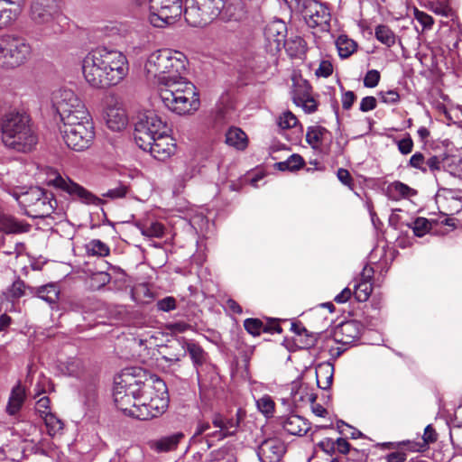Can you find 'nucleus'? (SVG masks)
Wrapping results in <instances>:
<instances>
[{"label": "nucleus", "mask_w": 462, "mask_h": 462, "mask_svg": "<svg viewBox=\"0 0 462 462\" xmlns=\"http://www.w3.org/2000/svg\"><path fill=\"white\" fill-rule=\"evenodd\" d=\"M186 63L183 53L171 49L152 52L144 63L147 79L162 86L160 97L165 107L180 116L194 114L200 106L196 87L181 76Z\"/></svg>", "instance_id": "1"}, {"label": "nucleus", "mask_w": 462, "mask_h": 462, "mask_svg": "<svg viewBox=\"0 0 462 462\" xmlns=\"http://www.w3.org/2000/svg\"><path fill=\"white\" fill-rule=\"evenodd\" d=\"M128 70L126 56L119 51L106 47L92 50L82 60L83 76L96 88L118 85L127 76Z\"/></svg>", "instance_id": "2"}, {"label": "nucleus", "mask_w": 462, "mask_h": 462, "mask_svg": "<svg viewBox=\"0 0 462 462\" xmlns=\"http://www.w3.org/2000/svg\"><path fill=\"white\" fill-rule=\"evenodd\" d=\"M2 141L5 147L18 152H30L38 143V133L30 115L12 109L0 118Z\"/></svg>", "instance_id": "3"}, {"label": "nucleus", "mask_w": 462, "mask_h": 462, "mask_svg": "<svg viewBox=\"0 0 462 462\" xmlns=\"http://www.w3.org/2000/svg\"><path fill=\"white\" fill-rule=\"evenodd\" d=\"M61 0H32L30 19L45 36H54L63 32L65 20Z\"/></svg>", "instance_id": "4"}, {"label": "nucleus", "mask_w": 462, "mask_h": 462, "mask_svg": "<svg viewBox=\"0 0 462 462\" xmlns=\"http://www.w3.org/2000/svg\"><path fill=\"white\" fill-rule=\"evenodd\" d=\"M169 404V395L165 383L160 378L145 380L138 404L134 410V417L146 420L162 414Z\"/></svg>", "instance_id": "5"}, {"label": "nucleus", "mask_w": 462, "mask_h": 462, "mask_svg": "<svg viewBox=\"0 0 462 462\" xmlns=\"http://www.w3.org/2000/svg\"><path fill=\"white\" fill-rule=\"evenodd\" d=\"M143 377L125 371L115 382L114 402L126 415L134 417V410H139L138 404L144 383Z\"/></svg>", "instance_id": "6"}, {"label": "nucleus", "mask_w": 462, "mask_h": 462, "mask_svg": "<svg viewBox=\"0 0 462 462\" xmlns=\"http://www.w3.org/2000/svg\"><path fill=\"white\" fill-rule=\"evenodd\" d=\"M15 199L29 217L35 218L50 217L58 207L54 195L39 187L30 188L27 191L16 195Z\"/></svg>", "instance_id": "7"}, {"label": "nucleus", "mask_w": 462, "mask_h": 462, "mask_svg": "<svg viewBox=\"0 0 462 462\" xmlns=\"http://www.w3.org/2000/svg\"><path fill=\"white\" fill-rule=\"evenodd\" d=\"M170 127L154 111L147 110L137 115L134 123V139L139 147H147L154 138L169 133Z\"/></svg>", "instance_id": "8"}, {"label": "nucleus", "mask_w": 462, "mask_h": 462, "mask_svg": "<svg viewBox=\"0 0 462 462\" xmlns=\"http://www.w3.org/2000/svg\"><path fill=\"white\" fill-rule=\"evenodd\" d=\"M61 137L71 150L82 152L88 149L95 138L91 117L62 124Z\"/></svg>", "instance_id": "9"}, {"label": "nucleus", "mask_w": 462, "mask_h": 462, "mask_svg": "<svg viewBox=\"0 0 462 462\" xmlns=\"http://www.w3.org/2000/svg\"><path fill=\"white\" fill-rule=\"evenodd\" d=\"M31 54L32 47L24 38L14 35L0 38V67L17 68L27 62Z\"/></svg>", "instance_id": "10"}, {"label": "nucleus", "mask_w": 462, "mask_h": 462, "mask_svg": "<svg viewBox=\"0 0 462 462\" xmlns=\"http://www.w3.org/2000/svg\"><path fill=\"white\" fill-rule=\"evenodd\" d=\"M225 5L226 0H185V20L194 27L205 26L220 14Z\"/></svg>", "instance_id": "11"}, {"label": "nucleus", "mask_w": 462, "mask_h": 462, "mask_svg": "<svg viewBox=\"0 0 462 462\" xmlns=\"http://www.w3.org/2000/svg\"><path fill=\"white\" fill-rule=\"evenodd\" d=\"M52 100L62 124L91 117L82 100L71 89L58 90Z\"/></svg>", "instance_id": "12"}, {"label": "nucleus", "mask_w": 462, "mask_h": 462, "mask_svg": "<svg viewBox=\"0 0 462 462\" xmlns=\"http://www.w3.org/2000/svg\"><path fill=\"white\" fill-rule=\"evenodd\" d=\"M297 8L301 12L306 23L311 28L328 26L330 12L322 3L316 0H295Z\"/></svg>", "instance_id": "13"}, {"label": "nucleus", "mask_w": 462, "mask_h": 462, "mask_svg": "<svg viewBox=\"0 0 462 462\" xmlns=\"http://www.w3.org/2000/svg\"><path fill=\"white\" fill-rule=\"evenodd\" d=\"M436 202L443 215L453 216L457 214L462 210V190L441 188L437 192Z\"/></svg>", "instance_id": "14"}, {"label": "nucleus", "mask_w": 462, "mask_h": 462, "mask_svg": "<svg viewBox=\"0 0 462 462\" xmlns=\"http://www.w3.org/2000/svg\"><path fill=\"white\" fill-rule=\"evenodd\" d=\"M51 183L55 188L67 192L73 199H78L83 203L97 205L100 202L98 198L69 178L58 175L51 180Z\"/></svg>", "instance_id": "15"}, {"label": "nucleus", "mask_w": 462, "mask_h": 462, "mask_svg": "<svg viewBox=\"0 0 462 462\" xmlns=\"http://www.w3.org/2000/svg\"><path fill=\"white\" fill-rule=\"evenodd\" d=\"M176 348L178 353L166 356L165 359L170 362H179L189 353L195 366H200L206 362L207 354L204 349L193 341H188L184 337L176 340Z\"/></svg>", "instance_id": "16"}, {"label": "nucleus", "mask_w": 462, "mask_h": 462, "mask_svg": "<svg viewBox=\"0 0 462 462\" xmlns=\"http://www.w3.org/2000/svg\"><path fill=\"white\" fill-rule=\"evenodd\" d=\"M140 148L145 152H149L154 159L163 162L175 153L176 144L174 139L169 133H164L154 138V142L150 143L147 147Z\"/></svg>", "instance_id": "17"}, {"label": "nucleus", "mask_w": 462, "mask_h": 462, "mask_svg": "<svg viewBox=\"0 0 462 462\" xmlns=\"http://www.w3.org/2000/svg\"><path fill=\"white\" fill-rule=\"evenodd\" d=\"M287 26L280 19L268 23L264 28V37L272 51H279L285 42Z\"/></svg>", "instance_id": "18"}, {"label": "nucleus", "mask_w": 462, "mask_h": 462, "mask_svg": "<svg viewBox=\"0 0 462 462\" xmlns=\"http://www.w3.org/2000/svg\"><path fill=\"white\" fill-rule=\"evenodd\" d=\"M286 451L285 444L279 439H268L258 448L261 462H279Z\"/></svg>", "instance_id": "19"}, {"label": "nucleus", "mask_w": 462, "mask_h": 462, "mask_svg": "<svg viewBox=\"0 0 462 462\" xmlns=\"http://www.w3.org/2000/svg\"><path fill=\"white\" fill-rule=\"evenodd\" d=\"M360 336V326L354 320L346 321L337 326L334 331V338L337 343L349 345Z\"/></svg>", "instance_id": "20"}, {"label": "nucleus", "mask_w": 462, "mask_h": 462, "mask_svg": "<svg viewBox=\"0 0 462 462\" xmlns=\"http://www.w3.org/2000/svg\"><path fill=\"white\" fill-rule=\"evenodd\" d=\"M281 424L285 431L295 436H303L310 429V424L306 419L295 414L281 419Z\"/></svg>", "instance_id": "21"}, {"label": "nucleus", "mask_w": 462, "mask_h": 462, "mask_svg": "<svg viewBox=\"0 0 462 462\" xmlns=\"http://www.w3.org/2000/svg\"><path fill=\"white\" fill-rule=\"evenodd\" d=\"M104 117L107 127L113 131H121L127 125L125 111L116 106H108L105 110Z\"/></svg>", "instance_id": "22"}, {"label": "nucleus", "mask_w": 462, "mask_h": 462, "mask_svg": "<svg viewBox=\"0 0 462 462\" xmlns=\"http://www.w3.org/2000/svg\"><path fill=\"white\" fill-rule=\"evenodd\" d=\"M30 295L36 296L50 305H55L60 297V289L56 283L51 282L39 287H28Z\"/></svg>", "instance_id": "23"}, {"label": "nucleus", "mask_w": 462, "mask_h": 462, "mask_svg": "<svg viewBox=\"0 0 462 462\" xmlns=\"http://www.w3.org/2000/svg\"><path fill=\"white\" fill-rule=\"evenodd\" d=\"M184 439L182 432H176L174 434L162 437L150 443L152 449L157 452H169L175 450L179 443Z\"/></svg>", "instance_id": "24"}, {"label": "nucleus", "mask_w": 462, "mask_h": 462, "mask_svg": "<svg viewBox=\"0 0 462 462\" xmlns=\"http://www.w3.org/2000/svg\"><path fill=\"white\" fill-rule=\"evenodd\" d=\"M26 398L25 389L20 383L16 384L11 391L6 412L9 415H15L23 407Z\"/></svg>", "instance_id": "25"}, {"label": "nucleus", "mask_w": 462, "mask_h": 462, "mask_svg": "<svg viewBox=\"0 0 462 462\" xmlns=\"http://www.w3.org/2000/svg\"><path fill=\"white\" fill-rule=\"evenodd\" d=\"M282 46L291 59H302L307 51L306 42L300 36L291 37Z\"/></svg>", "instance_id": "26"}, {"label": "nucleus", "mask_w": 462, "mask_h": 462, "mask_svg": "<svg viewBox=\"0 0 462 462\" xmlns=\"http://www.w3.org/2000/svg\"><path fill=\"white\" fill-rule=\"evenodd\" d=\"M226 143L236 150H244L247 147L248 139L246 134L242 129L231 127L226 134Z\"/></svg>", "instance_id": "27"}, {"label": "nucleus", "mask_w": 462, "mask_h": 462, "mask_svg": "<svg viewBox=\"0 0 462 462\" xmlns=\"http://www.w3.org/2000/svg\"><path fill=\"white\" fill-rule=\"evenodd\" d=\"M388 196L393 200L408 199L417 194V191L401 181H394L387 188Z\"/></svg>", "instance_id": "28"}, {"label": "nucleus", "mask_w": 462, "mask_h": 462, "mask_svg": "<svg viewBox=\"0 0 462 462\" xmlns=\"http://www.w3.org/2000/svg\"><path fill=\"white\" fill-rule=\"evenodd\" d=\"M328 131L320 125L309 126L306 133V142L312 149L318 150L322 145L325 136Z\"/></svg>", "instance_id": "29"}, {"label": "nucleus", "mask_w": 462, "mask_h": 462, "mask_svg": "<svg viewBox=\"0 0 462 462\" xmlns=\"http://www.w3.org/2000/svg\"><path fill=\"white\" fill-rule=\"evenodd\" d=\"M334 367L331 364L319 365L316 369L317 384L320 389L327 390L333 380Z\"/></svg>", "instance_id": "30"}, {"label": "nucleus", "mask_w": 462, "mask_h": 462, "mask_svg": "<svg viewBox=\"0 0 462 462\" xmlns=\"http://www.w3.org/2000/svg\"><path fill=\"white\" fill-rule=\"evenodd\" d=\"M0 230L7 234L26 232V226L12 216L0 215Z\"/></svg>", "instance_id": "31"}, {"label": "nucleus", "mask_w": 462, "mask_h": 462, "mask_svg": "<svg viewBox=\"0 0 462 462\" xmlns=\"http://www.w3.org/2000/svg\"><path fill=\"white\" fill-rule=\"evenodd\" d=\"M443 171L462 180V159L456 155H443Z\"/></svg>", "instance_id": "32"}, {"label": "nucleus", "mask_w": 462, "mask_h": 462, "mask_svg": "<svg viewBox=\"0 0 462 462\" xmlns=\"http://www.w3.org/2000/svg\"><path fill=\"white\" fill-rule=\"evenodd\" d=\"M374 36L377 41L387 47H392L396 42L395 33L390 29V27L384 24H380L375 27Z\"/></svg>", "instance_id": "33"}, {"label": "nucleus", "mask_w": 462, "mask_h": 462, "mask_svg": "<svg viewBox=\"0 0 462 462\" xmlns=\"http://www.w3.org/2000/svg\"><path fill=\"white\" fill-rule=\"evenodd\" d=\"M338 54L341 58L350 57L356 50V43L345 35H340L336 42Z\"/></svg>", "instance_id": "34"}, {"label": "nucleus", "mask_w": 462, "mask_h": 462, "mask_svg": "<svg viewBox=\"0 0 462 462\" xmlns=\"http://www.w3.org/2000/svg\"><path fill=\"white\" fill-rule=\"evenodd\" d=\"M311 97L310 86L306 80H300L294 83L291 90V98L294 104L302 103V100Z\"/></svg>", "instance_id": "35"}, {"label": "nucleus", "mask_w": 462, "mask_h": 462, "mask_svg": "<svg viewBox=\"0 0 462 462\" xmlns=\"http://www.w3.org/2000/svg\"><path fill=\"white\" fill-rule=\"evenodd\" d=\"M304 388L301 386L299 392H296L293 398L295 402L298 401H309L312 402V412L319 417H325L328 414V411L319 403H315L316 396L314 394H306L303 396L301 393Z\"/></svg>", "instance_id": "36"}, {"label": "nucleus", "mask_w": 462, "mask_h": 462, "mask_svg": "<svg viewBox=\"0 0 462 462\" xmlns=\"http://www.w3.org/2000/svg\"><path fill=\"white\" fill-rule=\"evenodd\" d=\"M28 287L21 279L15 280L7 289L6 297L9 300H17L29 293Z\"/></svg>", "instance_id": "37"}, {"label": "nucleus", "mask_w": 462, "mask_h": 462, "mask_svg": "<svg viewBox=\"0 0 462 462\" xmlns=\"http://www.w3.org/2000/svg\"><path fill=\"white\" fill-rule=\"evenodd\" d=\"M42 420L50 436L53 437L61 433L64 424L54 413L44 415Z\"/></svg>", "instance_id": "38"}, {"label": "nucleus", "mask_w": 462, "mask_h": 462, "mask_svg": "<svg viewBox=\"0 0 462 462\" xmlns=\"http://www.w3.org/2000/svg\"><path fill=\"white\" fill-rule=\"evenodd\" d=\"M111 280V276L106 272H97L92 273L88 280V283L91 290L97 291L102 289L107 283H109Z\"/></svg>", "instance_id": "39"}, {"label": "nucleus", "mask_w": 462, "mask_h": 462, "mask_svg": "<svg viewBox=\"0 0 462 462\" xmlns=\"http://www.w3.org/2000/svg\"><path fill=\"white\" fill-rule=\"evenodd\" d=\"M291 331H293L299 337H304V339H300V343L303 347H310L314 346L316 338L313 335L309 334L308 330L300 322H292L291 326Z\"/></svg>", "instance_id": "40"}, {"label": "nucleus", "mask_w": 462, "mask_h": 462, "mask_svg": "<svg viewBox=\"0 0 462 462\" xmlns=\"http://www.w3.org/2000/svg\"><path fill=\"white\" fill-rule=\"evenodd\" d=\"M140 231L144 236L160 238L164 235L165 226L159 222H151L142 225Z\"/></svg>", "instance_id": "41"}, {"label": "nucleus", "mask_w": 462, "mask_h": 462, "mask_svg": "<svg viewBox=\"0 0 462 462\" xmlns=\"http://www.w3.org/2000/svg\"><path fill=\"white\" fill-rule=\"evenodd\" d=\"M17 18V12L7 8L5 0H0V30L11 25Z\"/></svg>", "instance_id": "42"}, {"label": "nucleus", "mask_w": 462, "mask_h": 462, "mask_svg": "<svg viewBox=\"0 0 462 462\" xmlns=\"http://www.w3.org/2000/svg\"><path fill=\"white\" fill-rule=\"evenodd\" d=\"M233 105L227 95L221 97L220 103L218 104L216 110V117L217 120H227L232 116Z\"/></svg>", "instance_id": "43"}, {"label": "nucleus", "mask_w": 462, "mask_h": 462, "mask_svg": "<svg viewBox=\"0 0 462 462\" xmlns=\"http://www.w3.org/2000/svg\"><path fill=\"white\" fill-rule=\"evenodd\" d=\"M88 254L97 256H107L110 253L109 246L98 239H93L86 245Z\"/></svg>", "instance_id": "44"}, {"label": "nucleus", "mask_w": 462, "mask_h": 462, "mask_svg": "<svg viewBox=\"0 0 462 462\" xmlns=\"http://www.w3.org/2000/svg\"><path fill=\"white\" fill-rule=\"evenodd\" d=\"M443 155H430L425 161V172L422 173L436 175L437 172L443 171Z\"/></svg>", "instance_id": "45"}, {"label": "nucleus", "mask_w": 462, "mask_h": 462, "mask_svg": "<svg viewBox=\"0 0 462 462\" xmlns=\"http://www.w3.org/2000/svg\"><path fill=\"white\" fill-rule=\"evenodd\" d=\"M278 168L281 171H297L304 165L303 158L299 154L291 155L286 161L278 162Z\"/></svg>", "instance_id": "46"}, {"label": "nucleus", "mask_w": 462, "mask_h": 462, "mask_svg": "<svg viewBox=\"0 0 462 462\" xmlns=\"http://www.w3.org/2000/svg\"><path fill=\"white\" fill-rule=\"evenodd\" d=\"M372 291V283L368 281H362L355 286L354 296L358 301L365 302L369 299Z\"/></svg>", "instance_id": "47"}, {"label": "nucleus", "mask_w": 462, "mask_h": 462, "mask_svg": "<svg viewBox=\"0 0 462 462\" xmlns=\"http://www.w3.org/2000/svg\"><path fill=\"white\" fill-rule=\"evenodd\" d=\"M82 367V362L78 358H69L66 362L60 364V370L71 376L79 375Z\"/></svg>", "instance_id": "48"}, {"label": "nucleus", "mask_w": 462, "mask_h": 462, "mask_svg": "<svg viewBox=\"0 0 462 462\" xmlns=\"http://www.w3.org/2000/svg\"><path fill=\"white\" fill-rule=\"evenodd\" d=\"M258 410L266 417H272L274 412L275 403L271 396L263 395L256 401Z\"/></svg>", "instance_id": "49"}, {"label": "nucleus", "mask_w": 462, "mask_h": 462, "mask_svg": "<svg viewBox=\"0 0 462 462\" xmlns=\"http://www.w3.org/2000/svg\"><path fill=\"white\" fill-rule=\"evenodd\" d=\"M212 423L215 427L219 428V431H216L213 436L218 438V439H223L227 436H231L234 434V430H229V427L226 424V420L222 418V416L217 414L213 418Z\"/></svg>", "instance_id": "50"}, {"label": "nucleus", "mask_w": 462, "mask_h": 462, "mask_svg": "<svg viewBox=\"0 0 462 462\" xmlns=\"http://www.w3.org/2000/svg\"><path fill=\"white\" fill-rule=\"evenodd\" d=\"M411 227L416 236L421 237L430 230L431 223L425 217H417Z\"/></svg>", "instance_id": "51"}, {"label": "nucleus", "mask_w": 462, "mask_h": 462, "mask_svg": "<svg viewBox=\"0 0 462 462\" xmlns=\"http://www.w3.org/2000/svg\"><path fill=\"white\" fill-rule=\"evenodd\" d=\"M298 124L299 121L297 117L291 111L283 112L282 115H281L278 119V125L282 129H290L297 126Z\"/></svg>", "instance_id": "52"}, {"label": "nucleus", "mask_w": 462, "mask_h": 462, "mask_svg": "<svg viewBox=\"0 0 462 462\" xmlns=\"http://www.w3.org/2000/svg\"><path fill=\"white\" fill-rule=\"evenodd\" d=\"M244 327L253 336H259L263 332V321L258 319H246Z\"/></svg>", "instance_id": "53"}, {"label": "nucleus", "mask_w": 462, "mask_h": 462, "mask_svg": "<svg viewBox=\"0 0 462 462\" xmlns=\"http://www.w3.org/2000/svg\"><path fill=\"white\" fill-rule=\"evenodd\" d=\"M426 157L422 152H416L411 155L408 162V167L420 171L421 173L425 172V161Z\"/></svg>", "instance_id": "54"}, {"label": "nucleus", "mask_w": 462, "mask_h": 462, "mask_svg": "<svg viewBox=\"0 0 462 462\" xmlns=\"http://www.w3.org/2000/svg\"><path fill=\"white\" fill-rule=\"evenodd\" d=\"M198 173V168L194 163L185 164L183 171L178 176L180 186H184L185 182L191 180Z\"/></svg>", "instance_id": "55"}, {"label": "nucleus", "mask_w": 462, "mask_h": 462, "mask_svg": "<svg viewBox=\"0 0 462 462\" xmlns=\"http://www.w3.org/2000/svg\"><path fill=\"white\" fill-rule=\"evenodd\" d=\"M396 144L399 152L403 155H407L412 152L413 141L410 134H407L406 137L396 141Z\"/></svg>", "instance_id": "56"}, {"label": "nucleus", "mask_w": 462, "mask_h": 462, "mask_svg": "<svg viewBox=\"0 0 462 462\" xmlns=\"http://www.w3.org/2000/svg\"><path fill=\"white\" fill-rule=\"evenodd\" d=\"M380 72L376 69H370L364 78V85L366 88H374L380 81Z\"/></svg>", "instance_id": "57"}, {"label": "nucleus", "mask_w": 462, "mask_h": 462, "mask_svg": "<svg viewBox=\"0 0 462 462\" xmlns=\"http://www.w3.org/2000/svg\"><path fill=\"white\" fill-rule=\"evenodd\" d=\"M157 309L162 311H171L176 309V300L171 296L165 297L162 300H159L156 303Z\"/></svg>", "instance_id": "58"}, {"label": "nucleus", "mask_w": 462, "mask_h": 462, "mask_svg": "<svg viewBox=\"0 0 462 462\" xmlns=\"http://www.w3.org/2000/svg\"><path fill=\"white\" fill-rule=\"evenodd\" d=\"M379 97L383 103L393 105L399 102L400 96L395 90L381 91Z\"/></svg>", "instance_id": "59"}, {"label": "nucleus", "mask_w": 462, "mask_h": 462, "mask_svg": "<svg viewBox=\"0 0 462 462\" xmlns=\"http://www.w3.org/2000/svg\"><path fill=\"white\" fill-rule=\"evenodd\" d=\"M414 16L425 28H430L433 24V19L430 15L416 8L414 9Z\"/></svg>", "instance_id": "60"}, {"label": "nucleus", "mask_w": 462, "mask_h": 462, "mask_svg": "<svg viewBox=\"0 0 462 462\" xmlns=\"http://www.w3.org/2000/svg\"><path fill=\"white\" fill-rule=\"evenodd\" d=\"M36 411L40 414V416L43 419V416L49 413L50 411V399L48 397H42L36 402Z\"/></svg>", "instance_id": "61"}, {"label": "nucleus", "mask_w": 462, "mask_h": 462, "mask_svg": "<svg viewBox=\"0 0 462 462\" xmlns=\"http://www.w3.org/2000/svg\"><path fill=\"white\" fill-rule=\"evenodd\" d=\"M422 438L423 440L421 442L425 443L428 448L429 444L434 443L437 440L438 435L433 427L431 425H428L424 430Z\"/></svg>", "instance_id": "62"}, {"label": "nucleus", "mask_w": 462, "mask_h": 462, "mask_svg": "<svg viewBox=\"0 0 462 462\" xmlns=\"http://www.w3.org/2000/svg\"><path fill=\"white\" fill-rule=\"evenodd\" d=\"M430 8L431 10L437 14L443 16H448L451 9L449 6L446 4L440 3V2H432L430 3Z\"/></svg>", "instance_id": "63"}, {"label": "nucleus", "mask_w": 462, "mask_h": 462, "mask_svg": "<svg viewBox=\"0 0 462 462\" xmlns=\"http://www.w3.org/2000/svg\"><path fill=\"white\" fill-rule=\"evenodd\" d=\"M333 72L332 64L328 60H322L316 70V74L321 77H328Z\"/></svg>", "instance_id": "64"}]
</instances>
